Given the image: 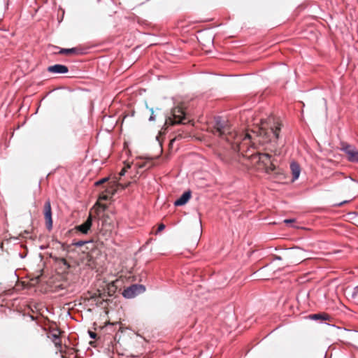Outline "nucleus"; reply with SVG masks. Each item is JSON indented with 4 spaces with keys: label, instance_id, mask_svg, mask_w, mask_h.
I'll list each match as a JSON object with an SVG mask.
<instances>
[{
    "label": "nucleus",
    "instance_id": "1",
    "mask_svg": "<svg viewBox=\"0 0 358 358\" xmlns=\"http://www.w3.org/2000/svg\"><path fill=\"white\" fill-rule=\"evenodd\" d=\"M280 124L275 121L273 117H269L267 120L262 121L261 126L252 130L253 135L245 134L241 141L236 140L233 143V149L240 152L244 157L251 161L252 166H258L260 168L262 155L258 152H250V145L253 148L255 141L264 144L269 142H276L279 138Z\"/></svg>",
    "mask_w": 358,
    "mask_h": 358
},
{
    "label": "nucleus",
    "instance_id": "2",
    "mask_svg": "<svg viewBox=\"0 0 358 358\" xmlns=\"http://www.w3.org/2000/svg\"><path fill=\"white\" fill-rule=\"evenodd\" d=\"M120 281L116 280L107 284L101 289L99 288L94 292L89 293V300H93L96 306H102L103 302H107L108 296H112L115 294L117 289V284Z\"/></svg>",
    "mask_w": 358,
    "mask_h": 358
},
{
    "label": "nucleus",
    "instance_id": "3",
    "mask_svg": "<svg viewBox=\"0 0 358 358\" xmlns=\"http://www.w3.org/2000/svg\"><path fill=\"white\" fill-rule=\"evenodd\" d=\"M208 130L215 136L224 138L227 141H230L229 137L234 135L228 121L220 117L215 118V123L209 126Z\"/></svg>",
    "mask_w": 358,
    "mask_h": 358
},
{
    "label": "nucleus",
    "instance_id": "4",
    "mask_svg": "<svg viewBox=\"0 0 358 358\" xmlns=\"http://www.w3.org/2000/svg\"><path fill=\"white\" fill-rule=\"evenodd\" d=\"M172 117H169L166 120L165 124L172 126L176 124H185L183 120H185V111L180 106H177L172 110Z\"/></svg>",
    "mask_w": 358,
    "mask_h": 358
},
{
    "label": "nucleus",
    "instance_id": "5",
    "mask_svg": "<svg viewBox=\"0 0 358 358\" xmlns=\"http://www.w3.org/2000/svg\"><path fill=\"white\" fill-rule=\"evenodd\" d=\"M114 218L112 215L108 213H103L99 219L98 227L100 231H110L113 227Z\"/></svg>",
    "mask_w": 358,
    "mask_h": 358
},
{
    "label": "nucleus",
    "instance_id": "6",
    "mask_svg": "<svg viewBox=\"0 0 358 358\" xmlns=\"http://www.w3.org/2000/svg\"><path fill=\"white\" fill-rule=\"evenodd\" d=\"M261 165L267 173H271L276 170L275 159L268 153L262 155Z\"/></svg>",
    "mask_w": 358,
    "mask_h": 358
},
{
    "label": "nucleus",
    "instance_id": "7",
    "mask_svg": "<svg viewBox=\"0 0 358 358\" xmlns=\"http://www.w3.org/2000/svg\"><path fill=\"white\" fill-rule=\"evenodd\" d=\"M145 288L142 285H133L125 289L122 293L123 296L126 298L131 299L136 296L137 294L143 293Z\"/></svg>",
    "mask_w": 358,
    "mask_h": 358
},
{
    "label": "nucleus",
    "instance_id": "8",
    "mask_svg": "<svg viewBox=\"0 0 358 358\" xmlns=\"http://www.w3.org/2000/svg\"><path fill=\"white\" fill-rule=\"evenodd\" d=\"M43 214L46 227L50 231L52 227V208L50 200L46 201L44 204Z\"/></svg>",
    "mask_w": 358,
    "mask_h": 358
},
{
    "label": "nucleus",
    "instance_id": "9",
    "mask_svg": "<svg viewBox=\"0 0 358 358\" xmlns=\"http://www.w3.org/2000/svg\"><path fill=\"white\" fill-rule=\"evenodd\" d=\"M344 152L348 155V159L351 162L358 163V150L350 145H346L343 148Z\"/></svg>",
    "mask_w": 358,
    "mask_h": 358
},
{
    "label": "nucleus",
    "instance_id": "10",
    "mask_svg": "<svg viewBox=\"0 0 358 358\" xmlns=\"http://www.w3.org/2000/svg\"><path fill=\"white\" fill-rule=\"evenodd\" d=\"M92 215L90 214L87 219L82 224L76 227V229L83 234H87L92 225Z\"/></svg>",
    "mask_w": 358,
    "mask_h": 358
},
{
    "label": "nucleus",
    "instance_id": "11",
    "mask_svg": "<svg viewBox=\"0 0 358 358\" xmlns=\"http://www.w3.org/2000/svg\"><path fill=\"white\" fill-rule=\"evenodd\" d=\"M48 71L55 74L66 73L69 71L66 66L62 64H55L48 67Z\"/></svg>",
    "mask_w": 358,
    "mask_h": 358
},
{
    "label": "nucleus",
    "instance_id": "12",
    "mask_svg": "<svg viewBox=\"0 0 358 358\" xmlns=\"http://www.w3.org/2000/svg\"><path fill=\"white\" fill-rule=\"evenodd\" d=\"M299 251L297 250H289L286 253V257L288 259L289 263L299 264L303 262L302 257H298Z\"/></svg>",
    "mask_w": 358,
    "mask_h": 358
},
{
    "label": "nucleus",
    "instance_id": "13",
    "mask_svg": "<svg viewBox=\"0 0 358 358\" xmlns=\"http://www.w3.org/2000/svg\"><path fill=\"white\" fill-rule=\"evenodd\" d=\"M81 53V50L78 48H60L57 52V54L66 55H78Z\"/></svg>",
    "mask_w": 358,
    "mask_h": 358
},
{
    "label": "nucleus",
    "instance_id": "14",
    "mask_svg": "<svg viewBox=\"0 0 358 358\" xmlns=\"http://www.w3.org/2000/svg\"><path fill=\"white\" fill-rule=\"evenodd\" d=\"M191 198V192H184L181 196L177 199L174 204L176 206H180L185 205Z\"/></svg>",
    "mask_w": 358,
    "mask_h": 358
},
{
    "label": "nucleus",
    "instance_id": "15",
    "mask_svg": "<svg viewBox=\"0 0 358 358\" xmlns=\"http://www.w3.org/2000/svg\"><path fill=\"white\" fill-rule=\"evenodd\" d=\"M290 169L292 174V180H296L299 177L301 172L299 165L296 162H292L290 164Z\"/></svg>",
    "mask_w": 358,
    "mask_h": 358
},
{
    "label": "nucleus",
    "instance_id": "16",
    "mask_svg": "<svg viewBox=\"0 0 358 358\" xmlns=\"http://www.w3.org/2000/svg\"><path fill=\"white\" fill-rule=\"evenodd\" d=\"M119 186H122L121 184L117 183L116 182H113L110 183V186L108 187L106 189V193L108 194L110 197L115 194L117 192V189Z\"/></svg>",
    "mask_w": 358,
    "mask_h": 358
},
{
    "label": "nucleus",
    "instance_id": "17",
    "mask_svg": "<svg viewBox=\"0 0 358 358\" xmlns=\"http://www.w3.org/2000/svg\"><path fill=\"white\" fill-rule=\"evenodd\" d=\"M311 319L313 320H328L329 319V315L326 313H318V314H313L310 316Z\"/></svg>",
    "mask_w": 358,
    "mask_h": 358
},
{
    "label": "nucleus",
    "instance_id": "18",
    "mask_svg": "<svg viewBox=\"0 0 358 358\" xmlns=\"http://www.w3.org/2000/svg\"><path fill=\"white\" fill-rule=\"evenodd\" d=\"M148 163H150L149 162H148V159L145 162H137L136 163V166L138 168V169H146L147 167V164H148Z\"/></svg>",
    "mask_w": 358,
    "mask_h": 358
},
{
    "label": "nucleus",
    "instance_id": "19",
    "mask_svg": "<svg viewBox=\"0 0 358 358\" xmlns=\"http://www.w3.org/2000/svg\"><path fill=\"white\" fill-rule=\"evenodd\" d=\"M52 341H53V343H55V346L57 348H62V341H61V338H53Z\"/></svg>",
    "mask_w": 358,
    "mask_h": 358
},
{
    "label": "nucleus",
    "instance_id": "20",
    "mask_svg": "<svg viewBox=\"0 0 358 358\" xmlns=\"http://www.w3.org/2000/svg\"><path fill=\"white\" fill-rule=\"evenodd\" d=\"M59 262L62 263L65 266L66 269H68V268H70L69 264L68 263V262L65 259L61 258L59 259Z\"/></svg>",
    "mask_w": 358,
    "mask_h": 358
},
{
    "label": "nucleus",
    "instance_id": "21",
    "mask_svg": "<svg viewBox=\"0 0 358 358\" xmlns=\"http://www.w3.org/2000/svg\"><path fill=\"white\" fill-rule=\"evenodd\" d=\"M131 167L130 164H127L120 171V176H122L124 175V173H126V171H127L128 169H129Z\"/></svg>",
    "mask_w": 358,
    "mask_h": 358
},
{
    "label": "nucleus",
    "instance_id": "22",
    "mask_svg": "<svg viewBox=\"0 0 358 358\" xmlns=\"http://www.w3.org/2000/svg\"><path fill=\"white\" fill-rule=\"evenodd\" d=\"M148 162H149L150 163H148V164H147V167H146L145 170L150 169L155 166L152 159H148Z\"/></svg>",
    "mask_w": 358,
    "mask_h": 358
},
{
    "label": "nucleus",
    "instance_id": "23",
    "mask_svg": "<svg viewBox=\"0 0 358 358\" xmlns=\"http://www.w3.org/2000/svg\"><path fill=\"white\" fill-rule=\"evenodd\" d=\"M165 228V225L164 224H159L158 226V228H157V230L156 231L155 234H158L159 232H161L162 231H163Z\"/></svg>",
    "mask_w": 358,
    "mask_h": 358
},
{
    "label": "nucleus",
    "instance_id": "24",
    "mask_svg": "<svg viewBox=\"0 0 358 358\" xmlns=\"http://www.w3.org/2000/svg\"><path fill=\"white\" fill-rule=\"evenodd\" d=\"M59 334H60V331H59L58 330L55 331V332H54L51 334L52 339L60 338Z\"/></svg>",
    "mask_w": 358,
    "mask_h": 358
},
{
    "label": "nucleus",
    "instance_id": "25",
    "mask_svg": "<svg viewBox=\"0 0 358 358\" xmlns=\"http://www.w3.org/2000/svg\"><path fill=\"white\" fill-rule=\"evenodd\" d=\"M110 198V196L107 194L106 193V194H103L101 196H100V199H103V200H108Z\"/></svg>",
    "mask_w": 358,
    "mask_h": 358
},
{
    "label": "nucleus",
    "instance_id": "26",
    "mask_svg": "<svg viewBox=\"0 0 358 358\" xmlns=\"http://www.w3.org/2000/svg\"><path fill=\"white\" fill-rule=\"evenodd\" d=\"M108 180V178H103L100 180H99L98 182H96V185H99L101 184H103L105 182H106Z\"/></svg>",
    "mask_w": 358,
    "mask_h": 358
},
{
    "label": "nucleus",
    "instance_id": "27",
    "mask_svg": "<svg viewBox=\"0 0 358 358\" xmlns=\"http://www.w3.org/2000/svg\"><path fill=\"white\" fill-rule=\"evenodd\" d=\"M89 334L92 338H96V334L93 331H89Z\"/></svg>",
    "mask_w": 358,
    "mask_h": 358
},
{
    "label": "nucleus",
    "instance_id": "28",
    "mask_svg": "<svg viewBox=\"0 0 358 358\" xmlns=\"http://www.w3.org/2000/svg\"><path fill=\"white\" fill-rule=\"evenodd\" d=\"M294 222H295V220H294V219H288V220H284L285 223H293Z\"/></svg>",
    "mask_w": 358,
    "mask_h": 358
},
{
    "label": "nucleus",
    "instance_id": "29",
    "mask_svg": "<svg viewBox=\"0 0 358 358\" xmlns=\"http://www.w3.org/2000/svg\"><path fill=\"white\" fill-rule=\"evenodd\" d=\"M150 120H155V117H154V115H153V110H152V113H151V115L149 118Z\"/></svg>",
    "mask_w": 358,
    "mask_h": 358
},
{
    "label": "nucleus",
    "instance_id": "30",
    "mask_svg": "<svg viewBox=\"0 0 358 358\" xmlns=\"http://www.w3.org/2000/svg\"><path fill=\"white\" fill-rule=\"evenodd\" d=\"M182 138V134H179L178 135H177V136H176L175 140H176V139L178 140V139H180V138Z\"/></svg>",
    "mask_w": 358,
    "mask_h": 358
},
{
    "label": "nucleus",
    "instance_id": "31",
    "mask_svg": "<svg viewBox=\"0 0 358 358\" xmlns=\"http://www.w3.org/2000/svg\"><path fill=\"white\" fill-rule=\"evenodd\" d=\"M96 214H97V215H98V216H100V215H101V210H100L99 209H97V210H96Z\"/></svg>",
    "mask_w": 358,
    "mask_h": 358
},
{
    "label": "nucleus",
    "instance_id": "32",
    "mask_svg": "<svg viewBox=\"0 0 358 358\" xmlns=\"http://www.w3.org/2000/svg\"><path fill=\"white\" fill-rule=\"evenodd\" d=\"M129 185V183H128L127 185H126L125 186H122V189H124L125 187H127L128 185Z\"/></svg>",
    "mask_w": 358,
    "mask_h": 358
},
{
    "label": "nucleus",
    "instance_id": "33",
    "mask_svg": "<svg viewBox=\"0 0 358 358\" xmlns=\"http://www.w3.org/2000/svg\"><path fill=\"white\" fill-rule=\"evenodd\" d=\"M101 207H103V211L105 210V208H106V206L104 205L101 206Z\"/></svg>",
    "mask_w": 358,
    "mask_h": 358
},
{
    "label": "nucleus",
    "instance_id": "34",
    "mask_svg": "<svg viewBox=\"0 0 358 358\" xmlns=\"http://www.w3.org/2000/svg\"><path fill=\"white\" fill-rule=\"evenodd\" d=\"M275 258H276L277 259H279V260H281V259H282V258H281L280 257H276Z\"/></svg>",
    "mask_w": 358,
    "mask_h": 358
},
{
    "label": "nucleus",
    "instance_id": "35",
    "mask_svg": "<svg viewBox=\"0 0 358 358\" xmlns=\"http://www.w3.org/2000/svg\"><path fill=\"white\" fill-rule=\"evenodd\" d=\"M78 245H83V243H78Z\"/></svg>",
    "mask_w": 358,
    "mask_h": 358
},
{
    "label": "nucleus",
    "instance_id": "36",
    "mask_svg": "<svg viewBox=\"0 0 358 358\" xmlns=\"http://www.w3.org/2000/svg\"><path fill=\"white\" fill-rule=\"evenodd\" d=\"M357 288H358V285H357Z\"/></svg>",
    "mask_w": 358,
    "mask_h": 358
}]
</instances>
